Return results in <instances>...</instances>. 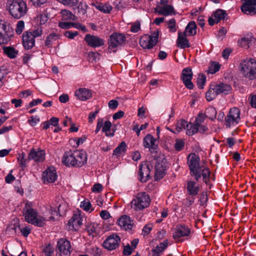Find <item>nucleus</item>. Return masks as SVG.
<instances>
[{
	"instance_id": "obj_1",
	"label": "nucleus",
	"mask_w": 256,
	"mask_h": 256,
	"mask_svg": "<svg viewBox=\"0 0 256 256\" xmlns=\"http://www.w3.org/2000/svg\"><path fill=\"white\" fill-rule=\"evenodd\" d=\"M7 6L10 14L14 18L19 19L26 13V5L22 0H10Z\"/></svg>"
},
{
	"instance_id": "obj_2",
	"label": "nucleus",
	"mask_w": 256,
	"mask_h": 256,
	"mask_svg": "<svg viewBox=\"0 0 256 256\" xmlns=\"http://www.w3.org/2000/svg\"><path fill=\"white\" fill-rule=\"evenodd\" d=\"M231 90V86L226 84L222 82L218 84H211L206 94V97L207 100L212 101L218 94H229Z\"/></svg>"
},
{
	"instance_id": "obj_3",
	"label": "nucleus",
	"mask_w": 256,
	"mask_h": 256,
	"mask_svg": "<svg viewBox=\"0 0 256 256\" xmlns=\"http://www.w3.org/2000/svg\"><path fill=\"white\" fill-rule=\"evenodd\" d=\"M200 158L195 154H191L188 156V166L191 176L194 177L195 180L198 181L201 178V168L200 164Z\"/></svg>"
},
{
	"instance_id": "obj_4",
	"label": "nucleus",
	"mask_w": 256,
	"mask_h": 256,
	"mask_svg": "<svg viewBox=\"0 0 256 256\" xmlns=\"http://www.w3.org/2000/svg\"><path fill=\"white\" fill-rule=\"evenodd\" d=\"M240 71L245 78L252 80L256 78V60L250 59L241 64Z\"/></svg>"
},
{
	"instance_id": "obj_5",
	"label": "nucleus",
	"mask_w": 256,
	"mask_h": 256,
	"mask_svg": "<svg viewBox=\"0 0 256 256\" xmlns=\"http://www.w3.org/2000/svg\"><path fill=\"white\" fill-rule=\"evenodd\" d=\"M150 201L148 194L144 192H140L138 194L136 198L131 202L132 207L136 210H142L149 206Z\"/></svg>"
},
{
	"instance_id": "obj_6",
	"label": "nucleus",
	"mask_w": 256,
	"mask_h": 256,
	"mask_svg": "<svg viewBox=\"0 0 256 256\" xmlns=\"http://www.w3.org/2000/svg\"><path fill=\"white\" fill-rule=\"evenodd\" d=\"M168 168V162L166 158H163L157 159L156 164L155 165L154 180L158 181L166 175V170Z\"/></svg>"
},
{
	"instance_id": "obj_7",
	"label": "nucleus",
	"mask_w": 256,
	"mask_h": 256,
	"mask_svg": "<svg viewBox=\"0 0 256 256\" xmlns=\"http://www.w3.org/2000/svg\"><path fill=\"white\" fill-rule=\"evenodd\" d=\"M126 38L122 34L114 32L112 34L108 41V48H116L123 46L126 44Z\"/></svg>"
},
{
	"instance_id": "obj_8",
	"label": "nucleus",
	"mask_w": 256,
	"mask_h": 256,
	"mask_svg": "<svg viewBox=\"0 0 256 256\" xmlns=\"http://www.w3.org/2000/svg\"><path fill=\"white\" fill-rule=\"evenodd\" d=\"M120 242V237L118 234H113L107 237L102 246L105 248L112 250L119 246Z\"/></svg>"
},
{
	"instance_id": "obj_9",
	"label": "nucleus",
	"mask_w": 256,
	"mask_h": 256,
	"mask_svg": "<svg viewBox=\"0 0 256 256\" xmlns=\"http://www.w3.org/2000/svg\"><path fill=\"white\" fill-rule=\"evenodd\" d=\"M192 72L190 67L184 68L182 70L180 79L183 82L186 88L190 90L194 88V84L192 82Z\"/></svg>"
},
{
	"instance_id": "obj_10",
	"label": "nucleus",
	"mask_w": 256,
	"mask_h": 256,
	"mask_svg": "<svg viewBox=\"0 0 256 256\" xmlns=\"http://www.w3.org/2000/svg\"><path fill=\"white\" fill-rule=\"evenodd\" d=\"M60 252V256H69L70 254V242L66 238H61L57 242L56 247Z\"/></svg>"
},
{
	"instance_id": "obj_11",
	"label": "nucleus",
	"mask_w": 256,
	"mask_h": 256,
	"mask_svg": "<svg viewBox=\"0 0 256 256\" xmlns=\"http://www.w3.org/2000/svg\"><path fill=\"white\" fill-rule=\"evenodd\" d=\"M152 168V166L151 164L144 163L140 166L138 173L140 178L139 180L141 182H146L150 178Z\"/></svg>"
},
{
	"instance_id": "obj_12",
	"label": "nucleus",
	"mask_w": 256,
	"mask_h": 256,
	"mask_svg": "<svg viewBox=\"0 0 256 256\" xmlns=\"http://www.w3.org/2000/svg\"><path fill=\"white\" fill-rule=\"evenodd\" d=\"M84 40L88 46L92 48L100 47L104 46V40L90 34H86Z\"/></svg>"
},
{
	"instance_id": "obj_13",
	"label": "nucleus",
	"mask_w": 256,
	"mask_h": 256,
	"mask_svg": "<svg viewBox=\"0 0 256 256\" xmlns=\"http://www.w3.org/2000/svg\"><path fill=\"white\" fill-rule=\"evenodd\" d=\"M242 12L254 15L256 14V0H248L241 6Z\"/></svg>"
},
{
	"instance_id": "obj_14",
	"label": "nucleus",
	"mask_w": 256,
	"mask_h": 256,
	"mask_svg": "<svg viewBox=\"0 0 256 256\" xmlns=\"http://www.w3.org/2000/svg\"><path fill=\"white\" fill-rule=\"evenodd\" d=\"M45 152L44 150L38 148L36 150L32 148L28 154V160H33L36 162H42L45 159Z\"/></svg>"
},
{
	"instance_id": "obj_15",
	"label": "nucleus",
	"mask_w": 256,
	"mask_h": 256,
	"mask_svg": "<svg viewBox=\"0 0 256 256\" xmlns=\"http://www.w3.org/2000/svg\"><path fill=\"white\" fill-rule=\"evenodd\" d=\"M77 156L75 150L65 152L62 158V164L67 166H75V156Z\"/></svg>"
},
{
	"instance_id": "obj_16",
	"label": "nucleus",
	"mask_w": 256,
	"mask_h": 256,
	"mask_svg": "<svg viewBox=\"0 0 256 256\" xmlns=\"http://www.w3.org/2000/svg\"><path fill=\"white\" fill-rule=\"evenodd\" d=\"M82 224V218L80 215L74 214L68 222V226L70 230L76 231Z\"/></svg>"
},
{
	"instance_id": "obj_17",
	"label": "nucleus",
	"mask_w": 256,
	"mask_h": 256,
	"mask_svg": "<svg viewBox=\"0 0 256 256\" xmlns=\"http://www.w3.org/2000/svg\"><path fill=\"white\" fill-rule=\"evenodd\" d=\"M190 232V229L185 224H179L176 228V232L173 235V238L179 240L182 236H188Z\"/></svg>"
},
{
	"instance_id": "obj_18",
	"label": "nucleus",
	"mask_w": 256,
	"mask_h": 256,
	"mask_svg": "<svg viewBox=\"0 0 256 256\" xmlns=\"http://www.w3.org/2000/svg\"><path fill=\"white\" fill-rule=\"evenodd\" d=\"M35 44V40L33 35L28 32H25L22 36V44L26 50L32 48Z\"/></svg>"
},
{
	"instance_id": "obj_19",
	"label": "nucleus",
	"mask_w": 256,
	"mask_h": 256,
	"mask_svg": "<svg viewBox=\"0 0 256 256\" xmlns=\"http://www.w3.org/2000/svg\"><path fill=\"white\" fill-rule=\"evenodd\" d=\"M75 154H76L77 156H75V166L82 167L84 166L87 162V154L86 153L82 150H75Z\"/></svg>"
},
{
	"instance_id": "obj_20",
	"label": "nucleus",
	"mask_w": 256,
	"mask_h": 256,
	"mask_svg": "<svg viewBox=\"0 0 256 256\" xmlns=\"http://www.w3.org/2000/svg\"><path fill=\"white\" fill-rule=\"evenodd\" d=\"M117 223L121 228L124 230H131L134 224L130 216L123 215L117 220Z\"/></svg>"
},
{
	"instance_id": "obj_21",
	"label": "nucleus",
	"mask_w": 256,
	"mask_h": 256,
	"mask_svg": "<svg viewBox=\"0 0 256 256\" xmlns=\"http://www.w3.org/2000/svg\"><path fill=\"white\" fill-rule=\"evenodd\" d=\"M156 139L151 134H148L144 139V146L145 148H149L151 152H155L158 148L156 144Z\"/></svg>"
},
{
	"instance_id": "obj_22",
	"label": "nucleus",
	"mask_w": 256,
	"mask_h": 256,
	"mask_svg": "<svg viewBox=\"0 0 256 256\" xmlns=\"http://www.w3.org/2000/svg\"><path fill=\"white\" fill-rule=\"evenodd\" d=\"M57 175L54 167H50L46 169L43 174L44 182H54L56 178Z\"/></svg>"
},
{
	"instance_id": "obj_23",
	"label": "nucleus",
	"mask_w": 256,
	"mask_h": 256,
	"mask_svg": "<svg viewBox=\"0 0 256 256\" xmlns=\"http://www.w3.org/2000/svg\"><path fill=\"white\" fill-rule=\"evenodd\" d=\"M75 96L80 100H86L91 98L92 92L88 89L80 88L75 92Z\"/></svg>"
},
{
	"instance_id": "obj_24",
	"label": "nucleus",
	"mask_w": 256,
	"mask_h": 256,
	"mask_svg": "<svg viewBox=\"0 0 256 256\" xmlns=\"http://www.w3.org/2000/svg\"><path fill=\"white\" fill-rule=\"evenodd\" d=\"M187 36L178 32V37L176 40V45L178 47L180 48H190V45L189 43L188 40L186 38Z\"/></svg>"
},
{
	"instance_id": "obj_25",
	"label": "nucleus",
	"mask_w": 256,
	"mask_h": 256,
	"mask_svg": "<svg viewBox=\"0 0 256 256\" xmlns=\"http://www.w3.org/2000/svg\"><path fill=\"white\" fill-rule=\"evenodd\" d=\"M158 10L155 9L154 12L160 14L167 16L172 14H176V12L173 6L171 5H165L160 7Z\"/></svg>"
},
{
	"instance_id": "obj_26",
	"label": "nucleus",
	"mask_w": 256,
	"mask_h": 256,
	"mask_svg": "<svg viewBox=\"0 0 256 256\" xmlns=\"http://www.w3.org/2000/svg\"><path fill=\"white\" fill-rule=\"evenodd\" d=\"M196 25L194 22H190L185 28L184 32L182 33L187 36H194L196 33Z\"/></svg>"
},
{
	"instance_id": "obj_27",
	"label": "nucleus",
	"mask_w": 256,
	"mask_h": 256,
	"mask_svg": "<svg viewBox=\"0 0 256 256\" xmlns=\"http://www.w3.org/2000/svg\"><path fill=\"white\" fill-rule=\"evenodd\" d=\"M196 182L194 181L190 180L188 182L186 186L187 190L190 195L194 196L198 194L200 190V188L198 186H196Z\"/></svg>"
},
{
	"instance_id": "obj_28",
	"label": "nucleus",
	"mask_w": 256,
	"mask_h": 256,
	"mask_svg": "<svg viewBox=\"0 0 256 256\" xmlns=\"http://www.w3.org/2000/svg\"><path fill=\"white\" fill-rule=\"evenodd\" d=\"M24 214L25 216L26 220L28 223L32 224L36 217V212L34 209L30 208L26 209Z\"/></svg>"
},
{
	"instance_id": "obj_29",
	"label": "nucleus",
	"mask_w": 256,
	"mask_h": 256,
	"mask_svg": "<svg viewBox=\"0 0 256 256\" xmlns=\"http://www.w3.org/2000/svg\"><path fill=\"white\" fill-rule=\"evenodd\" d=\"M2 49L4 53L10 58H14L18 54V50L12 46H4Z\"/></svg>"
},
{
	"instance_id": "obj_30",
	"label": "nucleus",
	"mask_w": 256,
	"mask_h": 256,
	"mask_svg": "<svg viewBox=\"0 0 256 256\" xmlns=\"http://www.w3.org/2000/svg\"><path fill=\"white\" fill-rule=\"evenodd\" d=\"M212 16L215 18L216 22L217 24L220 20H224L227 14L225 10L218 9L214 12Z\"/></svg>"
},
{
	"instance_id": "obj_31",
	"label": "nucleus",
	"mask_w": 256,
	"mask_h": 256,
	"mask_svg": "<svg viewBox=\"0 0 256 256\" xmlns=\"http://www.w3.org/2000/svg\"><path fill=\"white\" fill-rule=\"evenodd\" d=\"M186 134L188 136H193L195 134L198 132V125L194 122L192 124V122L188 123L186 127Z\"/></svg>"
},
{
	"instance_id": "obj_32",
	"label": "nucleus",
	"mask_w": 256,
	"mask_h": 256,
	"mask_svg": "<svg viewBox=\"0 0 256 256\" xmlns=\"http://www.w3.org/2000/svg\"><path fill=\"white\" fill-rule=\"evenodd\" d=\"M255 38L251 36L242 38L238 40V44L242 47L248 48L249 44L252 42H254Z\"/></svg>"
},
{
	"instance_id": "obj_33",
	"label": "nucleus",
	"mask_w": 256,
	"mask_h": 256,
	"mask_svg": "<svg viewBox=\"0 0 256 256\" xmlns=\"http://www.w3.org/2000/svg\"><path fill=\"white\" fill-rule=\"evenodd\" d=\"M60 38V35L54 32L50 34L46 38L45 45L48 48H50L54 41Z\"/></svg>"
},
{
	"instance_id": "obj_34",
	"label": "nucleus",
	"mask_w": 256,
	"mask_h": 256,
	"mask_svg": "<svg viewBox=\"0 0 256 256\" xmlns=\"http://www.w3.org/2000/svg\"><path fill=\"white\" fill-rule=\"evenodd\" d=\"M62 20H75L76 16L72 13L66 10H63L61 11Z\"/></svg>"
},
{
	"instance_id": "obj_35",
	"label": "nucleus",
	"mask_w": 256,
	"mask_h": 256,
	"mask_svg": "<svg viewBox=\"0 0 256 256\" xmlns=\"http://www.w3.org/2000/svg\"><path fill=\"white\" fill-rule=\"evenodd\" d=\"M159 31L154 32L150 36L148 37L151 48H153L158 42Z\"/></svg>"
},
{
	"instance_id": "obj_36",
	"label": "nucleus",
	"mask_w": 256,
	"mask_h": 256,
	"mask_svg": "<svg viewBox=\"0 0 256 256\" xmlns=\"http://www.w3.org/2000/svg\"><path fill=\"white\" fill-rule=\"evenodd\" d=\"M112 126V123L110 121H106L104 123V126H102V131L104 132L107 136H113L114 132H111L110 128Z\"/></svg>"
},
{
	"instance_id": "obj_37",
	"label": "nucleus",
	"mask_w": 256,
	"mask_h": 256,
	"mask_svg": "<svg viewBox=\"0 0 256 256\" xmlns=\"http://www.w3.org/2000/svg\"><path fill=\"white\" fill-rule=\"evenodd\" d=\"M216 113L215 108L211 106L208 107L206 109V113L204 114L206 117L211 119L212 120H214L216 118Z\"/></svg>"
},
{
	"instance_id": "obj_38",
	"label": "nucleus",
	"mask_w": 256,
	"mask_h": 256,
	"mask_svg": "<svg viewBox=\"0 0 256 256\" xmlns=\"http://www.w3.org/2000/svg\"><path fill=\"white\" fill-rule=\"evenodd\" d=\"M96 8L99 10L104 13H110L112 10V6L109 4H99L95 6Z\"/></svg>"
},
{
	"instance_id": "obj_39",
	"label": "nucleus",
	"mask_w": 256,
	"mask_h": 256,
	"mask_svg": "<svg viewBox=\"0 0 256 256\" xmlns=\"http://www.w3.org/2000/svg\"><path fill=\"white\" fill-rule=\"evenodd\" d=\"M13 36V31L10 32V34L8 33L6 34H0V44H6L10 40L11 38Z\"/></svg>"
},
{
	"instance_id": "obj_40",
	"label": "nucleus",
	"mask_w": 256,
	"mask_h": 256,
	"mask_svg": "<svg viewBox=\"0 0 256 256\" xmlns=\"http://www.w3.org/2000/svg\"><path fill=\"white\" fill-rule=\"evenodd\" d=\"M126 145L124 142H122L114 150L113 154L118 156L122 152H125Z\"/></svg>"
},
{
	"instance_id": "obj_41",
	"label": "nucleus",
	"mask_w": 256,
	"mask_h": 256,
	"mask_svg": "<svg viewBox=\"0 0 256 256\" xmlns=\"http://www.w3.org/2000/svg\"><path fill=\"white\" fill-rule=\"evenodd\" d=\"M228 114L230 115V117L235 118L238 122L239 121L240 119V110L238 108L234 107L230 108Z\"/></svg>"
},
{
	"instance_id": "obj_42",
	"label": "nucleus",
	"mask_w": 256,
	"mask_h": 256,
	"mask_svg": "<svg viewBox=\"0 0 256 256\" xmlns=\"http://www.w3.org/2000/svg\"><path fill=\"white\" fill-rule=\"evenodd\" d=\"M62 206V204H59L58 208V212L51 206L50 207V209H48V212L51 214V216L50 217V220H54L56 216H58V214H60V212L61 211V207Z\"/></svg>"
},
{
	"instance_id": "obj_43",
	"label": "nucleus",
	"mask_w": 256,
	"mask_h": 256,
	"mask_svg": "<svg viewBox=\"0 0 256 256\" xmlns=\"http://www.w3.org/2000/svg\"><path fill=\"white\" fill-rule=\"evenodd\" d=\"M54 252V248L52 247L51 244H49L43 248L41 256H52Z\"/></svg>"
},
{
	"instance_id": "obj_44",
	"label": "nucleus",
	"mask_w": 256,
	"mask_h": 256,
	"mask_svg": "<svg viewBox=\"0 0 256 256\" xmlns=\"http://www.w3.org/2000/svg\"><path fill=\"white\" fill-rule=\"evenodd\" d=\"M88 8V6L86 2H80L76 7L80 16L84 15L86 13Z\"/></svg>"
},
{
	"instance_id": "obj_45",
	"label": "nucleus",
	"mask_w": 256,
	"mask_h": 256,
	"mask_svg": "<svg viewBox=\"0 0 256 256\" xmlns=\"http://www.w3.org/2000/svg\"><path fill=\"white\" fill-rule=\"evenodd\" d=\"M188 122L182 119L178 121L176 126V130L178 132H181L183 129L186 130V125Z\"/></svg>"
},
{
	"instance_id": "obj_46",
	"label": "nucleus",
	"mask_w": 256,
	"mask_h": 256,
	"mask_svg": "<svg viewBox=\"0 0 256 256\" xmlns=\"http://www.w3.org/2000/svg\"><path fill=\"white\" fill-rule=\"evenodd\" d=\"M100 54L98 52H90L88 54V59L89 62H94L99 59Z\"/></svg>"
},
{
	"instance_id": "obj_47",
	"label": "nucleus",
	"mask_w": 256,
	"mask_h": 256,
	"mask_svg": "<svg viewBox=\"0 0 256 256\" xmlns=\"http://www.w3.org/2000/svg\"><path fill=\"white\" fill-rule=\"evenodd\" d=\"M220 65L218 62H212L210 66L209 67V70H208V72L212 74H214L220 70Z\"/></svg>"
},
{
	"instance_id": "obj_48",
	"label": "nucleus",
	"mask_w": 256,
	"mask_h": 256,
	"mask_svg": "<svg viewBox=\"0 0 256 256\" xmlns=\"http://www.w3.org/2000/svg\"><path fill=\"white\" fill-rule=\"evenodd\" d=\"M206 80V77L204 74H200L198 75V78L196 83L198 87L200 89H202L204 88V86L205 84Z\"/></svg>"
},
{
	"instance_id": "obj_49",
	"label": "nucleus",
	"mask_w": 256,
	"mask_h": 256,
	"mask_svg": "<svg viewBox=\"0 0 256 256\" xmlns=\"http://www.w3.org/2000/svg\"><path fill=\"white\" fill-rule=\"evenodd\" d=\"M140 44L144 48L151 49L150 44L148 37H142L140 39Z\"/></svg>"
},
{
	"instance_id": "obj_50",
	"label": "nucleus",
	"mask_w": 256,
	"mask_h": 256,
	"mask_svg": "<svg viewBox=\"0 0 256 256\" xmlns=\"http://www.w3.org/2000/svg\"><path fill=\"white\" fill-rule=\"evenodd\" d=\"M210 171L208 168H204L202 170L201 169L200 174L201 176H202L204 182L207 184V180H208L210 176Z\"/></svg>"
},
{
	"instance_id": "obj_51",
	"label": "nucleus",
	"mask_w": 256,
	"mask_h": 256,
	"mask_svg": "<svg viewBox=\"0 0 256 256\" xmlns=\"http://www.w3.org/2000/svg\"><path fill=\"white\" fill-rule=\"evenodd\" d=\"M36 226L42 227L45 224V219L42 217H36V219L32 222Z\"/></svg>"
},
{
	"instance_id": "obj_52",
	"label": "nucleus",
	"mask_w": 256,
	"mask_h": 256,
	"mask_svg": "<svg viewBox=\"0 0 256 256\" xmlns=\"http://www.w3.org/2000/svg\"><path fill=\"white\" fill-rule=\"evenodd\" d=\"M24 27V22L23 20H20L16 24V32L18 34H20L23 31Z\"/></svg>"
},
{
	"instance_id": "obj_53",
	"label": "nucleus",
	"mask_w": 256,
	"mask_h": 256,
	"mask_svg": "<svg viewBox=\"0 0 256 256\" xmlns=\"http://www.w3.org/2000/svg\"><path fill=\"white\" fill-rule=\"evenodd\" d=\"M184 142L182 140L176 139L174 144V148L177 151L181 150L184 147Z\"/></svg>"
},
{
	"instance_id": "obj_54",
	"label": "nucleus",
	"mask_w": 256,
	"mask_h": 256,
	"mask_svg": "<svg viewBox=\"0 0 256 256\" xmlns=\"http://www.w3.org/2000/svg\"><path fill=\"white\" fill-rule=\"evenodd\" d=\"M164 250L160 246H156V248H154L152 250V252L150 253L149 256H160V254Z\"/></svg>"
},
{
	"instance_id": "obj_55",
	"label": "nucleus",
	"mask_w": 256,
	"mask_h": 256,
	"mask_svg": "<svg viewBox=\"0 0 256 256\" xmlns=\"http://www.w3.org/2000/svg\"><path fill=\"white\" fill-rule=\"evenodd\" d=\"M206 115L204 114L203 113H199L198 116L196 118L194 122L196 124V125L198 124H202V123L206 118Z\"/></svg>"
},
{
	"instance_id": "obj_56",
	"label": "nucleus",
	"mask_w": 256,
	"mask_h": 256,
	"mask_svg": "<svg viewBox=\"0 0 256 256\" xmlns=\"http://www.w3.org/2000/svg\"><path fill=\"white\" fill-rule=\"evenodd\" d=\"M225 122L226 128H230V125L234 124V122L238 123V122L235 118L230 117V115L228 114L227 116L225 118Z\"/></svg>"
},
{
	"instance_id": "obj_57",
	"label": "nucleus",
	"mask_w": 256,
	"mask_h": 256,
	"mask_svg": "<svg viewBox=\"0 0 256 256\" xmlns=\"http://www.w3.org/2000/svg\"><path fill=\"white\" fill-rule=\"evenodd\" d=\"M25 154L24 153H22L21 156H20V157L18 158V160L20 162V166H21L24 170L26 166V162L27 160L25 158Z\"/></svg>"
},
{
	"instance_id": "obj_58",
	"label": "nucleus",
	"mask_w": 256,
	"mask_h": 256,
	"mask_svg": "<svg viewBox=\"0 0 256 256\" xmlns=\"http://www.w3.org/2000/svg\"><path fill=\"white\" fill-rule=\"evenodd\" d=\"M64 5L73 6L78 4L79 0H58Z\"/></svg>"
},
{
	"instance_id": "obj_59",
	"label": "nucleus",
	"mask_w": 256,
	"mask_h": 256,
	"mask_svg": "<svg viewBox=\"0 0 256 256\" xmlns=\"http://www.w3.org/2000/svg\"><path fill=\"white\" fill-rule=\"evenodd\" d=\"M168 28L172 32H175L176 30V20L174 18L170 19L168 22Z\"/></svg>"
},
{
	"instance_id": "obj_60",
	"label": "nucleus",
	"mask_w": 256,
	"mask_h": 256,
	"mask_svg": "<svg viewBox=\"0 0 256 256\" xmlns=\"http://www.w3.org/2000/svg\"><path fill=\"white\" fill-rule=\"evenodd\" d=\"M140 22L138 21L132 24L130 31L133 32H136L140 30Z\"/></svg>"
},
{
	"instance_id": "obj_61",
	"label": "nucleus",
	"mask_w": 256,
	"mask_h": 256,
	"mask_svg": "<svg viewBox=\"0 0 256 256\" xmlns=\"http://www.w3.org/2000/svg\"><path fill=\"white\" fill-rule=\"evenodd\" d=\"M132 249L130 244H128L124 246L123 254L125 256H130L132 254Z\"/></svg>"
},
{
	"instance_id": "obj_62",
	"label": "nucleus",
	"mask_w": 256,
	"mask_h": 256,
	"mask_svg": "<svg viewBox=\"0 0 256 256\" xmlns=\"http://www.w3.org/2000/svg\"><path fill=\"white\" fill-rule=\"evenodd\" d=\"M92 206L91 204L89 201L84 200L81 202L80 207L83 208L84 210L88 211Z\"/></svg>"
},
{
	"instance_id": "obj_63",
	"label": "nucleus",
	"mask_w": 256,
	"mask_h": 256,
	"mask_svg": "<svg viewBox=\"0 0 256 256\" xmlns=\"http://www.w3.org/2000/svg\"><path fill=\"white\" fill-rule=\"evenodd\" d=\"M102 186L100 184H94L92 189V190L94 192L99 193L102 192Z\"/></svg>"
},
{
	"instance_id": "obj_64",
	"label": "nucleus",
	"mask_w": 256,
	"mask_h": 256,
	"mask_svg": "<svg viewBox=\"0 0 256 256\" xmlns=\"http://www.w3.org/2000/svg\"><path fill=\"white\" fill-rule=\"evenodd\" d=\"M250 100V104L253 108H256V94H251L248 98Z\"/></svg>"
}]
</instances>
